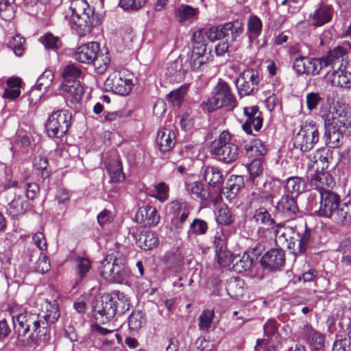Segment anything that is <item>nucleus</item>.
I'll return each instance as SVG.
<instances>
[{"label": "nucleus", "instance_id": "obj_1", "mask_svg": "<svg viewBox=\"0 0 351 351\" xmlns=\"http://www.w3.org/2000/svg\"><path fill=\"white\" fill-rule=\"evenodd\" d=\"M9 312L17 332L18 343L22 346H31L35 343V332L44 322L39 313L19 305L9 307Z\"/></svg>", "mask_w": 351, "mask_h": 351}, {"label": "nucleus", "instance_id": "obj_2", "mask_svg": "<svg viewBox=\"0 0 351 351\" xmlns=\"http://www.w3.org/2000/svg\"><path fill=\"white\" fill-rule=\"evenodd\" d=\"M64 19L80 36L89 34L92 27L99 24L94 8L85 0H72L69 8L65 11Z\"/></svg>", "mask_w": 351, "mask_h": 351}, {"label": "nucleus", "instance_id": "obj_3", "mask_svg": "<svg viewBox=\"0 0 351 351\" xmlns=\"http://www.w3.org/2000/svg\"><path fill=\"white\" fill-rule=\"evenodd\" d=\"M210 152L217 160L230 164L238 159L239 148L234 142L231 134L227 130H223L218 138L211 143Z\"/></svg>", "mask_w": 351, "mask_h": 351}, {"label": "nucleus", "instance_id": "obj_4", "mask_svg": "<svg viewBox=\"0 0 351 351\" xmlns=\"http://www.w3.org/2000/svg\"><path fill=\"white\" fill-rule=\"evenodd\" d=\"M319 116L324 121V125H333L341 130L351 128V112L341 106L322 104L319 109Z\"/></svg>", "mask_w": 351, "mask_h": 351}, {"label": "nucleus", "instance_id": "obj_5", "mask_svg": "<svg viewBox=\"0 0 351 351\" xmlns=\"http://www.w3.org/2000/svg\"><path fill=\"white\" fill-rule=\"evenodd\" d=\"M203 105L204 109L210 112L223 106L233 109L237 106V100L229 85L219 80L215 88L214 95L204 101Z\"/></svg>", "mask_w": 351, "mask_h": 351}, {"label": "nucleus", "instance_id": "obj_6", "mask_svg": "<svg viewBox=\"0 0 351 351\" xmlns=\"http://www.w3.org/2000/svg\"><path fill=\"white\" fill-rule=\"evenodd\" d=\"M71 121V113L68 110L53 112L49 117L45 128L49 136L60 138L68 131Z\"/></svg>", "mask_w": 351, "mask_h": 351}, {"label": "nucleus", "instance_id": "obj_7", "mask_svg": "<svg viewBox=\"0 0 351 351\" xmlns=\"http://www.w3.org/2000/svg\"><path fill=\"white\" fill-rule=\"evenodd\" d=\"M319 138L318 128L312 121L306 122L301 126L294 139V145L302 152L311 150Z\"/></svg>", "mask_w": 351, "mask_h": 351}, {"label": "nucleus", "instance_id": "obj_8", "mask_svg": "<svg viewBox=\"0 0 351 351\" xmlns=\"http://www.w3.org/2000/svg\"><path fill=\"white\" fill-rule=\"evenodd\" d=\"M243 32L242 23L239 21L228 22L222 26L212 27L206 31L207 38L214 42L221 38L233 42Z\"/></svg>", "mask_w": 351, "mask_h": 351}, {"label": "nucleus", "instance_id": "obj_9", "mask_svg": "<svg viewBox=\"0 0 351 351\" xmlns=\"http://www.w3.org/2000/svg\"><path fill=\"white\" fill-rule=\"evenodd\" d=\"M259 72L255 69L244 70L236 80V86L240 96L250 95L258 90L261 81Z\"/></svg>", "mask_w": 351, "mask_h": 351}, {"label": "nucleus", "instance_id": "obj_10", "mask_svg": "<svg viewBox=\"0 0 351 351\" xmlns=\"http://www.w3.org/2000/svg\"><path fill=\"white\" fill-rule=\"evenodd\" d=\"M108 90L120 95H128L133 86L132 80L127 77L124 72L114 71L110 73L104 82Z\"/></svg>", "mask_w": 351, "mask_h": 351}, {"label": "nucleus", "instance_id": "obj_11", "mask_svg": "<svg viewBox=\"0 0 351 351\" xmlns=\"http://www.w3.org/2000/svg\"><path fill=\"white\" fill-rule=\"evenodd\" d=\"M115 300L112 296V292L110 293H104L96 298L93 308L96 313V319H99L100 317L102 323L109 322L117 313L115 306Z\"/></svg>", "mask_w": 351, "mask_h": 351}, {"label": "nucleus", "instance_id": "obj_12", "mask_svg": "<svg viewBox=\"0 0 351 351\" xmlns=\"http://www.w3.org/2000/svg\"><path fill=\"white\" fill-rule=\"evenodd\" d=\"M280 193V185L279 183L273 182H265L263 186L255 189L252 193V202L267 205L273 204L274 198Z\"/></svg>", "mask_w": 351, "mask_h": 351}, {"label": "nucleus", "instance_id": "obj_13", "mask_svg": "<svg viewBox=\"0 0 351 351\" xmlns=\"http://www.w3.org/2000/svg\"><path fill=\"white\" fill-rule=\"evenodd\" d=\"M340 196L333 191H324L320 195L319 208L317 215L332 219L340 204Z\"/></svg>", "mask_w": 351, "mask_h": 351}, {"label": "nucleus", "instance_id": "obj_14", "mask_svg": "<svg viewBox=\"0 0 351 351\" xmlns=\"http://www.w3.org/2000/svg\"><path fill=\"white\" fill-rule=\"evenodd\" d=\"M312 239V230L308 229L305 225V229L302 232L293 233L289 237V242L285 245L294 255L304 254L310 244Z\"/></svg>", "mask_w": 351, "mask_h": 351}, {"label": "nucleus", "instance_id": "obj_15", "mask_svg": "<svg viewBox=\"0 0 351 351\" xmlns=\"http://www.w3.org/2000/svg\"><path fill=\"white\" fill-rule=\"evenodd\" d=\"M245 120L242 125L243 130L248 134H253L252 128L258 132L263 126V114L257 106H246L243 108Z\"/></svg>", "mask_w": 351, "mask_h": 351}, {"label": "nucleus", "instance_id": "obj_16", "mask_svg": "<svg viewBox=\"0 0 351 351\" xmlns=\"http://www.w3.org/2000/svg\"><path fill=\"white\" fill-rule=\"evenodd\" d=\"M348 51L342 46H336L330 49L327 53L321 58L323 66H330L332 69H340L343 62L347 58Z\"/></svg>", "mask_w": 351, "mask_h": 351}, {"label": "nucleus", "instance_id": "obj_17", "mask_svg": "<svg viewBox=\"0 0 351 351\" xmlns=\"http://www.w3.org/2000/svg\"><path fill=\"white\" fill-rule=\"evenodd\" d=\"M261 261L265 268L278 270L285 265V252L281 249H271L262 256Z\"/></svg>", "mask_w": 351, "mask_h": 351}, {"label": "nucleus", "instance_id": "obj_18", "mask_svg": "<svg viewBox=\"0 0 351 351\" xmlns=\"http://www.w3.org/2000/svg\"><path fill=\"white\" fill-rule=\"evenodd\" d=\"M99 51L100 46L97 42H90L78 47L75 50L74 58L79 62L91 64Z\"/></svg>", "mask_w": 351, "mask_h": 351}, {"label": "nucleus", "instance_id": "obj_19", "mask_svg": "<svg viewBox=\"0 0 351 351\" xmlns=\"http://www.w3.org/2000/svg\"><path fill=\"white\" fill-rule=\"evenodd\" d=\"M310 185L321 194L324 191H332L329 188L335 185V181L328 172L317 170L311 178Z\"/></svg>", "mask_w": 351, "mask_h": 351}, {"label": "nucleus", "instance_id": "obj_20", "mask_svg": "<svg viewBox=\"0 0 351 351\" xmlns=\"http://www.w3.org/2000/svg\"><path fill=\"white\" fill-rule=\"evenodd\" d=\"M276 209L289 218L293 217L299 211L296 198L285 194L277 202Z\"/></svg>", "mask_w": 351, "mask_h": 351}, {"label": "nucleus", "instance_id": "obj_21", "mask_svg": "<svg viewBox=\"0 0 351 351\" xmlns=\"http://www.w3.org/2000/svg\"><path fill=\"white\" fill-rule=\"evenodd\" d=\"M212 60L210 50L196 49H192L190 65L194 71H201Z\"/></svg>", "mask_w": 351, "mask_h": 351}, {"label": "nucleus", "instance_id": "obj_22", "mask_svg": "<svg viewBox=\"0 0 351 351\" xmlns=\"http://www.w3.org/2000/svg\"><path fill=\"white\" fill-rule=\"evenodd\" d=\"M156 143L159 149L162 152L171 149L176 143V134L174 131L169 128H162L158 132Z\"/></svg>", "mask_w": 351, "mask_h": 351}, {"label": "nucleus", "instance_id": "obj_23", "mask_svg": "<svg viewBox=\"0 0 351 351\" xmlns=\"http://www.w3.org/2000/svg\"><path fill=\"white\" fill-rule=\"evenodd\" d=\"M29 209V202L22 196H15L7 207V213L12 219L23 216Z\"/></svg>", "mask_w": 351, "mask_h": 351}, {"label": "nucleus", "instance_id": "obj_24", "mask_svg": "<svg viewBox=\"0 0 351 351\" xmlns=\"http://www.w3.org/2000/svg\"><path fill=\"white\" fill-rule=\"evenodd\" d=\"M136 217L141 222L148 226H156L160 220V216L156 208L150 206L139 208Z\"/></svg>", "mask_w": 351, "mask_h": 351}, {"label": "nucleus", "instance_id": "obj_25", "mask_svg": "<svg viewBox=\"0 0 351 351\" xmlns=\"http://www.w3.org/2000/svg\"><path fill=\"white\" fill-rule=\"evenodd\" d=\"M40 315L44 322L51 324L55 323L60 316L57 302L46 300L42 306V313Z\"/></svg>", "mask_w": 351, "mask_h": 351}, {"label": "nucleus", "instance_id": "obj_26", "mask_svg": "<svg viewBox=\"0 0 351 351\" xmlns=\"http://www.w3.org/2000/svg\"><path fill=\"white\" fill-rule=\"evenodd\" d=\"M105 165L112 182L117 183L125 180L122 164L119 158H109L105 161Z\"/></svg>", "mask_w": 351, "mask_h": 351}, {"label": "nucleus", "instance_id": "obj_27", "mask_svg": "<svg viewBox=\"0 0 351 351\" xmlns=\"http://www.w3.org/2000/svg\"><path fill=\"white\" fill-rule=\"evenodd\" d=\"M113 273L111 281L117 283H122L128 279L130 275V271L125 265L123 258L114 257L113 258Z\"/></svg>", "mask_w": 351, "mask_h": 351}, {"label": "nucleus", "instance_id": "obj_28", "mask_svg": "<svg viewBox=\"0 0 351 351\" xmlns=\"http://www.w3.org/2000/svg\"><path fill=\"white\" fill-rule=\"evenodd\" d=\"M333 10L331 6L322 5L311 16L312 25L315 27L324 25L331 21Z\"/></svg>", "mask_w": 351, "mask_h": 351}, {"label": "nucleus", "instance_id": "obj_29", "mask_svg": "<svg viewBox=\"0 0 351 351\" xmlns=\"http://www.w3.org/2000/svg\"><path fill=\"white\" fill-rule=\"evenodd\" d=\"M170 212L180 223H183L188 218L191 209L189 204L182 199H176L170 203Z\"/></svg>", "mask_w": 351, "mask_h": 351}, {"label": "nucleus", "instance_id": "obj_30", "mask_svg": "<svg viewBox=\"0 0 351 351\" xmlns=\"http://www.w3.org/2000/svg\"><path fill=\"white\" fill-rule=\"evenodd\" d=\"M136 245L144 250H147L156 246L158 238L155 232L149 230L143 231L135 235Z\"/></svg>", "mask_w": 351, "mask_h": 351}, {"label": "nucleus", "instance_id": "obj_31", "mask_svg": "<svg viewBox=\"0 0 351 351\" xmlns=\"http://www.w3.org/2000/svg\"><path fill=\"white\" fill-rule=\"evenodd\" d=\"M62 90L65 93V97L72 104L80 101L84 93L83 87L80 82L64 83L62 86Z\"/></svg>", "mask_w": 351, "mask_h": 351}, {"label": "nucleus", "instance_id": "obj_32", "mask_svg": "<svg viewBox=\"0 0 351 351\" xmlns=\"http://www.w3.org/2000/svg\"><path fill=\"white\" fill-rule=\"evenodd\" d=\"M331 220L343 226L351 224V202L340 204Z\"/></svg>", "mask_w": 351, "mask_h": 351}, {"label": "nucleus", "instance_id": "obj_33", "mask_svg": "<svg viewBox=\"0 0 351 351\" xmlns=\"http://www.w3.org/2000/svg\"><path fill=\"white\" fill-rule=\"evenodd\" d=\"M245 154L249 158H261L267 153L265 143L260 139H254L245 145Z\"/></svg>", "mask_w": 351, "mask_h": 351}, {"label": "nucleus", "instance_id": "obj_34", "mask_svg": "<svg viewBox=\"0 0 351 351\" xmlns=\"http://www.w3.org/2000/svg\"><path fill=\"white\" fill-rule=\"evenodd\" d=\"M304 190V180L298 176L287 178L285 184V195L297 197Z\"/></svg>", "mask_w": 351, "mask_h": 351}, {"label": "nucleus", "instance_id": "obj_35", "mask_svg": "<svg viewBox=\"0 0 351 351\" xmlns=\"http://www.w3.org/2000/svg\"><path fill=\"white\" fill-rule=\"evenodd\" d=\"M324 128L326 145L331 148L339 147L342 143L343 130L336 128L333 125H324Z\"/></svg>", "mask_w": 351, "mask_h": 351}, {"label": "nucleus", "instance_id": "obj_36", "mask_svg": "<svg viewBox=\"0 0 351 351\" xmlns=\"http://www.w3.org/2000/svg\"><path fill=\"white\" fill-rule=\"evenodd\" d=\"M244 286L245 282L241 278H230L226 284V291L231 298L238 299L244 293Z\"/></svg>", "mask_w": 351, "mask_h": 351}, {"label": "nucleus", "instance_id": "obj_37", "mask_svg": "<svg viewBox=\"0 0 351 351\" xmlns=\"http://www.w3.org/2000/svg\"><path fill=\"white\" fill-rule=\"evenodd\" d=\"M204 179L209 185L219 188L223 182L222 173L217 167H207L204 171Z\"/></svg>", "mask_w": 351, "mask_h": 351}, {"label": "nucleus", "instance_id": "obj_38", "mask_svg": "<svg viewBox=\"0 0 351 351\" xmlns=\"http://www.w3.org/2000/svg\"><path fill=\"white\" fill-rule=\"evenodd\" d=\"M215 219L218 224L230 226L234 223L235 216L226 204H223L217 210Z\"/></svg>", "mask_w": 351, "mask_h": 351}, {"label": "nucleus", "instance_id": "obj_39", "mask_svg": "<svg viewBox=\"0 0 351 351\" xmlns=\"http://www.w3.org/2000/svg\"><path fill=\"white\" fill-rule=\"evenodd\" d=\"M332 82L341 88H351V73L340 69L332 71Z\"/></svg>", "mask_w": 351, "mask_h": 351}, {"label": "nucleus", "instance_id": "obj_40", "mask_svg": "<svg viewBox=\"0 0 351 351\" xmlns=\"http://www.w3.org/2000/svg\"><path fill=\"white\" fill-rule=\"evenodd\" d=\"M232 269L237 273H243L249 270L252 265L253 258L247 253H244L241 256L234 257Z\"/></svg>", "mask_w": 351, "mask_h": 351}, {"label": "nucleus", "instance_id": "obj_41", "mask_svg": "<svg viewBox=\"0 0 351 351\" xmlns=\"http://www.w3.org/2000/svg\"><path fill=\"white\" fill-rule=\"evenodd\" d=\"M25 38L21 36L19 34H16L8 38L6 43L8 48L13 51L16 56H21L25 51Z\"/></svg>", "mask_w": 351, "mask_h": 351}, {"label": "nucleus", "instance_id": "obj_42", "mask_svg": "<svg viewBox=\"0 0 351 351\" xmlns=\"http://www.w3.org/2000/svg\"><path fill=\"white\" fill-rule=\"evenodd\" d=\"M82 74V72L77 66L74 64H69L64 68L62 76L64 83H73V82H79L78 79Z\"/></svg>", "mask_w": 351, "mask_h": 351}, {"label": "nucleus", "instance_id": "obj_43", "mask_svg": "<svg viewBox=\"0 0 351 351\" xmlns=\"http://www.w3.org/2000/svg\"><path fill=\"white\" fill-rule=\"evenodd\" d=\"M262 32V22L256 16H250L247 21V34L250 40L256 39Z\"/></svg>", "mask_w": 351, "mask_h": 351}, {"label": "nucleus", "instance_id": "obj_44", "mask_svg": "<svg viewBox=\"0 0 351 351\" xmlns=\"http://www.w3.org/2000/svg\"><path fill=\"white\" fill-rule=\"evenodd\" d=\"M338 252L341 254V263L343 266L351 267V239L343 240L339 244Z\"/></svg>", "mask_w": 351, "mask_h": 351}, {"label": "nucleus", "instance_id": "obj_45", "mask_svg": "<svg viewBox=\"0 0 351 351\" xmlns=\"http://www.w3.org/2000/svg\"><path fill=\"white\" fill-rule=\"evenodd\" d=\"M314 159L317 170L321 169V171H324L328 169L330 160H332V153L329 150L318 149L315 154Z\"/></svg>", "mask_w": 351, "mask_h": 351}, {"label": "nucleus", "instance_id": "obj_46", "mask_svg": "<svg viewBox=\"0 0 351 351\" xmlns=\"http://www.w3.org/2000/svg\"><path fill=\"white\" fill-rule=\"evenodd\" d=\"M215 317L213 309H205L198 317L199 330L202 332H208L211 327Z\"/></svg>", "mask_w": 351, "mask_h": 351}, {"label": "nucleus", "instance_id": "obj_47", "mask_svg": "<svg viewBox=\"0 0 351 351\" xmlns=\"http://www.w3.org/2000/svg\"><path fill=\"white\" fill-rule=\"evenodd\" d=\"M110 62V59L108 53L98 52L91 64H93L95 71L98 74H103L107 70Z\"/></svg>", "mask_w": 351, "mask_h": 351}, {"label": "nucleus", "instance_id": "obj_48", "mask_svg": "<svg viewBox=\"0 0 351 351\" xmlns=\"http://www.w3.org/2000/svg\"><path fill=\"white\" fill-rule=\"evenodd\" d=\"M189 84H184L180 86L178 88L172 90L168 95V99L173 104V106L178 107L181 106L184 97L189 90Z\"/></svg>", "mask_w": 351, "mask_h": 351}, {"label": "nucleus", "instance_id": "obj_49", "mask_svg": "<svg viewBox=\"0 0 351 351\" xmlns=\"http://www.w3.org/2000/svg\"><path fill=\"white\" fill-rule=\"evenodd\" d=\"M208 229V226L206 221L199 218H195L190 223L187 233L189 236L204 235L207 232Z\"/></svg>", "mask_w": 351, "mask_h": 351}, {"label": "nucleus", "instance_id": "obj_50", "mask_svg": "<svg viewBox=\"0 0 351 351\" xmlns=\"http://www.w3.org/2000/svg\"><path fill=\"white\" fill-rule=\"evenodd\" d=\"M16 5L14 0H2L0 2V16L5 21H10L14 17Z\"/></svg>", "mask_w": 351, "mask_h": 351}, {"label": "nucleus", "instance_id": "obj_51", "mask_svg": "<svg viewBox=\"0 0 351 351\" xmlns=\"http://www.w3.org/2000/svg\"><path fill=\"white\" fill-rule=\"evenodd\" d=\"M112 296L115 300V308L117 313L119 314L125 313L130 309V304L129 300L126 296L119 291H113Z\"/></svg>", "mask_w": 351, "mask_h": 351}, {"label": "nucleus", "instance_id": "obj_52", "mask_svg": "<svg viewBox=\"0 0 351 351\" xmlns=\"http://www.w3.org/2000/svg\"><path fill=\"white\" fill-rule=\"evenodd\" d=\"M305 71L304 74L307 75H319L323 66L321 58H305Z\"/></svg>", "mask_w": 351, "mask_h": 351}, {"label": "nucleus", "instance_id": "obj_53", "mask_svg": "<svg viewBox=\"0 0 351 351\" xmlns=\"http://www.w3.org/2000/svg\"><path fill=\"white\" fill-rule=\"evenodd\" d=\"M75 271L80 280L84 278L86 275L91 269V264L89 259L83 257H77L75 259Z\"/></svg>", "mask_w": 351, "mask_h": 351}, {"label": "nucleus", "instance_id": "obj_54", "mask_svg": "<svg viewBox=\"0 0 351 351\" xmlns=\"http://www.w3.org/2000/svg\"><path fill=\"white\" fill-rule=\"evenodd\" d=\"M53 79V74L50 70H45L38 77L36 85L32 88V92L35 90H46L51 84Z\"/></svg>", "mask_w": 351, "mask_h": 351}, {"label": "nucleus", "instance_id": "obj_55", "mask_svg": "<svg viewBox=\"0 0 351 351\" xmlns=\"http://www.w3.org/2000/svg\"><path fill=\"white\" fill-rule=\"evenodd\" d=\"M146 322L142 311H134L128 317V326L131 330H138Z\"/></svg>", "mask_w": 351, "mask_h": 351}, {"label": "nucleus", "instance_id": "obj_56", "mask_svg": "<svg viewBox=\"0 0 351 351\" xmlns=\"http://www.w3.org/2000/svg\"><path fill=\"white\" fill-rule=\"evenodd\" d=\"M273 230L275 233V241L276 245L280 247H285L289 239V237H288L289 230L281 226L280 224L274 226Z\"/></svg>", "mask_w": 351, "mask_h": 351}, {"label": "nucleus", "instance_id": "obj_57", "mask_svg": "<svg viewBox=\"0 0 351 351\" xmlns=\"http://www.w3.org/2000/svg\"><path fill=\"white\" fill-rule=\"evenodd\" d=\"M254 219L256 223L268 227L273 226L275 223L274 219L271 218L269 213L261 208L255 210Z\"/></svg>", "mask_w": 351, "mask_h": 351}, {"label": "nucleus", "instance_id": "obj_58", "mask_svg": "<svg viewBox=\"0 0 351 351\" xmlns=\"http://www.w3.org/2000/svg\"><path fill=\"white\" fill-rule=\"evenodd\" d=\"M169 188L165 182H160L154 186L150 196L156 198L161 202H164L169 199Z\"/></svg>", "mask_w": 351, "mask_h": 351}, {"label": "nucleus", "instance_id": "obj_59", "mask_svg": "<svg viewBox=\"0 0 351 351\" xmlns=\"http://www.w3.org/2000/svg\"><path fill=\"white\" fill-rule=\"evenodd\" d=\"M307 340L311 348L317 350H320L324 344V336L313 329L309 330Z\"/></svg>", "mask_w": 351, "mask_h": 351}, {"label": "nucleus", "instance_id": "obj_60", "mask_svg": "<svg viewBox=\"0 0 351 351\" xmlns=\"http://www.w3.org/2000/svg\"><path fill=\"white\" fill-rule=\"evenodd\" d=\"M197 10L191 5H181L176 12V16L181 22L191 19L196 15Z\"/></svg>", "mask_w": 351, "mask_h": 351}, {"label": "nucleus", "instance_id": "obj_61", "mask_svg": "<svg viewBox=\"0 0 351 351\" xmlns=\"http://www.w3.org/2000/svg\"><path fill=\"white\" fill-rule=\"evenodd\" d=\"M215 254L218 264L223 267H228L234 262V257L228 249L215 252Z\"/></svg>", "mask_w": 351, "mask_h": 351}, {"label": "nucleus", "instance_id": "obj_62", "mask_svg": "<svg viewBox=\"0 0 351 351\" xmlns=\"http://www.w3.org/2000/svg\"><path fill=\"white\" fill-rule=\"evenodd\" d=\"M247 170L250 173V178L254 180L256 178L261 175L263 168V159L253 158L247 165Z\"/></svg>", "mask_w": 351, "mask_h": 351}, {"label": "nucleus", "instance_id": "obj_63", "mask_svg": "<svg viewBox=\"0 0 351 351\" xmlns=\"http://www.w3.org/2000/svg\"><path fill=\"white\" fill-rule=\"evenodd\" d=\"M34 167L40 171V177L46 179L49 176V171L47 169L48 160L45 157L38 156L35 157L34 160Z\"/></svg>", "mask_w": 351, "mask_h": 351}, {"label": "nucleus", "instance_id": "obj_64", "mask_svg": "<svg viewBox=\"0 0 351 351\" xmlns=\"http://www.w3.org/2000/svg\"><path fill=\"white\" fill-rule=\"evenodd\" d=\"M206 38H207L206 31L204 29H198L193 35V49H207L206 44Z\"/></svg>", "mask_w": 351, "mask_h": 351}]
</instances>
